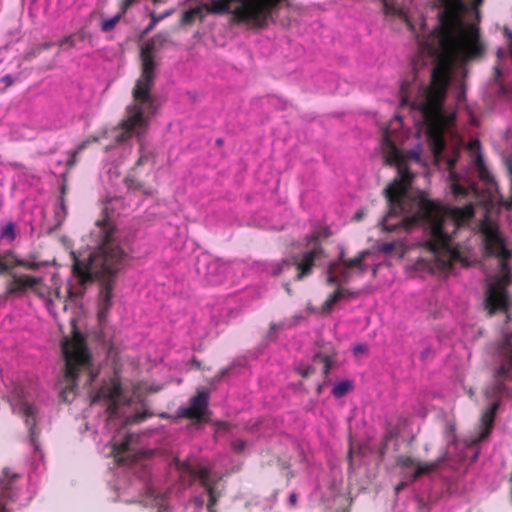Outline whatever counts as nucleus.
<instances>
[{"instance_id":"f257e3e1","label":"nucleus","mask_w":512,"mask_h":512,"mask_svg":"<svg viewBox=\"0 0 512 512\" xmlns=\"http://www.w3.org/2000/svg\"><path fill=\"white\" fill-rule=\"evenodd\" d=\"M444 11L440 15L437 27L425 38L416 35L420 48L431 56L436 63L431 72L430 83L421 89L417 99H411V84L403 81L400 87V105L418 110L426 125V133L435 156L445 149L444 132L448 119L444 112L448 87L452 71L456 64L465 66L481 60L487 51L476 23H466L462 13L466 10L463 0H440ZM483 0H472L471 7L479 19L478 8Z\"/></svg>"},{"instance_id":"f03ea898","label":"nucleus","mask_w":512,"mask_h":512,"mask_svg":"<svg viewBox=\"0 0 512 512\" xmlns=\"http://www.w3.org/2000/svg\"><path fill=\"white\" fill-rule=\"evenodd\" d=\"M382 150L385 163L396 166L398 171V177L384 189L388 212L382 219V230L409 231L424 221L429 228V238L424 242V247L443 264L457 259L459 251L454 246L453 233L474 216L473 205L448 208L439 201L427 199L423 195L417 199L411 197L409 189L414 174L405 163L401 151L391 140L388 129H385L382 135Z\"/></svg>"},{"instance_id":"7ed1b4c3","label":"nucleus","mask_w":512,"mask_h":512,"mask_svg":"<svg viewBox=\"0 0 512 512\" xmlns=\"http://www.w3.org/2000/svg\"><path fill=\"white\" fill-rule=\"evenodd\" d=\"M103 232L102 242L97 250L92 252L87 261H81L73 253L72 273L74 281L67 287L69 299L83 297L87 286L94 280L99 283L97 317L100 324L107 321L112 307L113 290L118 274L123 270L127 254L114 240V229L105 220L97 221Z\"/></svg>"},{"instance_id":"20e7f679","label":"nucleus","mask_w":512,"mask_h":512,"mask_svg":"<svg viewBox=\"0 0 512 512\" xmlns=\"http://www.w3.org/2000/svg\"><path fill=\"white\" fill-rule=\"evenodd\" d=\"M168 40V34L160 32L141 45L140 62L141 73L132 89L133 102L126 107V115L119 123L121 132L115 136L117 143H123L133 136L144 134L150 123V119L158 110L152 88L155 85L158 62L156 50Z\"/></svg>"},{"instance_id":"39448f33","label":"nucleus","mask_w":512,"mask_h":512,"mask_svg":"<svg viewBox=\"0 0 512 512\" xmlns=\"http://www.w3.org/2000/svg\"><path fill=\"white\" fill-rule=\"evenodd\" d=\"M284 0H215L211 5H201L183 12L181 23L190 25L196 19H203L205 14L230 13L233 22L245 24L252 29L268 26L273 11Z\"/></svg>"},{"instance_id":"423d86ee","label":"nucleus","mask_w":512,"mask_h":512,"mask_svg":"<svg viewBox=\"0 0 512 512\" xmlns=\"http://www.w3.org/2000/svg\"><path fill=\"white\" fill-rule=\"evenodd\" d=\"M480 232L483 236L485 253L499 260L500 273L494 283H491L486 293V308L489 315L496 311H505L508 308L506 288L510 282L509 259L511 251L507 248L506 239L499 230V226L486 217L480 223Z\"/></svg>"},{"instance_id":"0eeeda50","label":"nucleus","mask_w":512,"mask_h":512,"mask_svg":"<svg viewBox=\"0 0 512 512\" xmlns=\"http://www.w3.org/2000/svg\"><path fill=\"white\" fill-rule=\"evenodd\" d=\"M61 349L65 360L64 379L67 382L61 396L66 399L68 394L74 393L78 384L90 386L98 376V370L94 367L86 340L80 332L74 330L71 338H65Z\"/></svg>"},{"instance_id":"6e6552de","label":"nucleus","mask_w":512,"mask_h":512,"mask_svg":"<svg viewBox=\"0 0 512 512\" xmlns=\"http://www.w3.org/2000/svg\"><path fill=\"white\" fill-rule=\"evenodd\" d=\"M306 249L291 257V263L296 268V280H302L310 276L316 263L325 256V250L320 243V232H312L306 235Z\"/></svg>"},{"instance_id":"1a4fd4ad","label":"nucleus","mask_w":512,"mask_h":512,"mask_svg":"<svg viewBox=\"0 0 512 512\" xmlns=\"http://www.w3.org/2000/svg\"><path fill=\"white\" fill-rule=\"evenodd\" d=\"M446 455H442L434 461L417 463L416 460L410 456L400 455L396 459V465L403 470L405 474L412 468L414 471L409 475L410 482H415L419 477L435 471L444 461Z\"/></svg>"},{"instance_id":"9d476101","label":"nucleus","mask_w":512,"mask_h":512,"mask_svg":"<svg viewBox=\"0 0 512 512\" xmlns=\"http://www.w3.org/2000/svg\"><path fill=\"white\" fill-rule=\"evenodd\" d=\"M122 396V386L121 383L112 379L109 383L101 386L96 392L93 402L106 400L107 401V411L110 415H114L117 413L119 408V400Z\"/></svg>"},{"instance_id":"9b49d317","label":"nucleus","mask_w":512,"mask_h":512,"mask_svg":"<svg viewBox=\"0 0 512 512\" xmlns=\"http://www.w3.org/2000/svg\"><path fill=\"white\" fill-rule=\"evenodd\" d=\"M41 283V278L27 274L17 275L15 273H10V280L7 282L5 295L6 297L20 296L28 289L36 292Z\"/></svg>"},{"instance_id":"f8f14e48","label":"nucleus","mask_w":512,"mask_h":512,"mask_svg":"<svg viewBox=\"0 0 512 512\" xmlns=\"http://www.w3.org/2000/svg\"><path fill=\"white\" fill-rule=\"evenodd\" d=\"M208 402V391L198 390L196 395L190 399L189 406L180 408V414L184 418L200 422L208 410Z\"/></svg>"},{"instance_id":"ddd939ff","label":"nucleus","mask_w":512,"mask_h":512,"mask_svg":"<svg viewBox=\"0 0 512 512\" xmlns=\"http://www.w3.org/2000/svg\"><path fill=\"white\" fill-rule=\"evenodd\" d=\"M10 405L13 412L20 414L25 418V423L29 428L31 441L34 443L36 440V409L30 405L20 394L13 395L10 400Z\"/></svg>"},{"instance_id":"4468645a","label":"nucleus","mask_w":512,"mask_h":512,"mask_svg":"<svg viewBox=\"0 0 512 512\" xmlns=\"http://www.w3.org/2000/svg\"><path fill=\"white\" fill-rule=\"evenodd\" d=\"M18 478L17 474H10L8 469L3 471L0 478V512H7L9 502H14L17 492L13 487V481Z\"/></svg>"},{"instance_id":"2eb2a0df","label":"nucleus","mask_w":512,"mask_h":512,"mask_svg":"<svg viewBox=\"0 0 512 512\" xmlns=\"http://www.w3.org/2000/svg\"><path fill=\"white\" fill-rule=\"evenodd\" d=\"M386 16L396 17L405 23L411 32H415V26L412 24L407 11L403 7L402 0H381Z\"/></svg>"},{"instance_id":"dca6fc26","label":"nucleus","mask_w":512,"mask_h":512,"mask_svg":"<svg viewBox=\"0 0 512 512\" xmlns=\"http://www.w3.org/2000/svg\"><path fill=\"white\" fill-rule=\"evenodd\" d=\"M359 295V291L344 288L343 285H338L334 292L331 293L321 306L322 313L328 314L332 311L334 305L340 300H351Z\"/></svg>"},{"instance_id":"f3484780","label":"nucleus","mask_w":512,"mask_h":512,"mask_svg":"<svg viewBox=\"0 0 512 512\" xmlns=\"http://www.w3.org/2000/svg\"><path fill=\"white\" fill-rule=\"evenodd\" d=\"M505 54H506V52H505L504 49L499 48L497 50L496 55H497L498 62L501 61V59L505 56ZM501 76H502V72H501V69H500V63H497L494 66V78H493L495 84L498 85L497 94L499 96H501V97L508 98L512 94V85L508 84V83H504L501 80Z\"/></svg>"},{"instance_id":"a211bd4d","label":"nucleus","mask_w":512,"mask_h":512,"mask_svg":"<svg viewBox=\"0 0 512 512\" xmlns=\"http://www.w3.org/2000/svg\"><path fill=\"white\" fill-rule=\"evenodd\" d=\"M124 183L129 191L142 192L145 195H152L153 193L152 189L140 179L139 172L136 169H131L124 178Z\"/></svg>"},{"instance_id":"6ab92c4d","label":"nucleus","mask_w":512,"mask_h":512,"mask_svg":"<svg viewBox=\"0 0 512 512\" xmlns=\"http://www.w3.org/2000/svg\"><path fill=\"white\" fill-rule=\"evenodd\" d=\"M500 354L503 356V362L496 370V377H507L512 368V343L506 340L500 347Z\"/></svg>"},{"instance_id":"aec40b11","label":"nucleus","mask_w":512,"mask_h":512,"mask_svg":"<svg viewBox=\"0 0 512 512\" xmlns=\"http://www.w3.org/2000/svg\"><path fill=\"white\" fill-rule=\"evenodd\" d=\"M499 407V402L492 403L482 415V431L480 432L477 441L484 440L489 434L494 424L496 411Z\"/></svg>"},{"instance_id":"412c9836","label":"nucleus","mask_w":512,"mask_h":512,"mask_svg":"<svg viewBox=\"0 0 512 512\" xmlns=\"http://www.w3.org/2000/svg\"><path fill=\"white\" fill-rule=\"evenodd\" d=\"M19 257L12 250L0 254V275L12 273L11 270L17 266Z\"/></svg>"},{"instance_id":"4be33fe9","label":"nucleus","mask_w":512,"mask_h":512,"mask_svg":"<svg viewBox=\"0 0 512 512\" xmlns=\"http://www.w3.org/2000/svg\"><path fill=\"white\" fill-rule=\"evenodd\" d=\"M368 254L369 252L367 250L361 251L354 258H347L343 266H345L349 270L355 268L359 271L360 274H362L366 271L364 260L368 256Z\"/></svg>"},{"instance_id":"5701e85b","label":"nucleus","mask_w":512,"mask_h":512,"mask_svg":"<svg viewBox=\"0 0 512 512\" xmlns=\"http://www.w3.org/2000/svg\"><path fill=\"white\" fill-rule=\"evenodd\" d=\"M189 472L191 475H193L199 479V482L204 489L215 485V482L211 481L210 471L208 468H206V467L191 468L189 470Z\"/></svg>"},{"instance_id":"b1692460","label":"nucleus","mask_w":512,"mask_h":512,"mask_svg":"<svg viewBox=\"0 0 512 512\" xmlns=\"http://www.w3.org/2000/svg\"><path fill=\"white\" fill-rule=\"evenodd\" d=\"M208 494L207 512H217L216 504L222 497V492L215 485L205 489Z\"/></svg>"},{"instance_id":"393cba45","label":"nucleus","mask_w":512,"mask_h":512,"mask_svg":"<svg viewBox=\"0 0 512 512\" xmlns=\"http://www.w3.org/2000/svg\"><path fill=\"white\" fill-rule=\"evenodd\" d=\"M86 33L84 30H78L76 33L65 36L63 39L60 40L59 46H68V47H75L77 43L83 42L85 40Z\"/></svg>"},{"instance_id":"a878e982","label":"nucleus","mask_w":512,"mask_h":512,"mask_svg":"<svg viewBox=\"0 0 512 512\" xmlns=\"http://www.w3.org/2000/svg\"><path fill=\"white\" fill-rule=\"evenodd\" d=\"M337 269H338V262H331L328 265V269L326 272V284L327 285L336 286V287H338V285H342L340 283V277L337 274Z\"/></svg>"},{"instance_id":"bb28decb","label":"nucleus","mask_w":512,"mask_h":512,"mask_svg":"<svg viewBox=\"0 0 512 512\" xmlns=\"http://www.w3.org/2000/svg\"><path fill=\"white\" fill-rule=\"evenodd\" d=\"M129 451V441L124 440L120 443H115L113 446V453L115 455L116 461L121 463L124 461L123 455L128 453Z\"/></svg>"},{"instance_id":"cd10ccee","label":"nucleus","mask_w":512,"mask_h":512,"mask_svg":"<svg viewBox=\"0 0 512 512\" xmlns=\"http://www.w3.org/2000/svg\"><path fill=\"white\" fill-rule=\"evenodd\" d=\"M0 237L8 241H14L16 238V226L15 223L10 221L2 226L0 231Z\"/></svg>"},{"instance_id":"c85d7f7f","label":"nucleus","mask_w":512,"mask_h":512,"mask_svg":"<svg viewBox=\"0 0 512 512\" xmlns=\"http://www.w3.org/2000/svg\"><path fill=\"white\" fill-rule=\"evenodd\" d=\"M332 361H333L332 357L329 356V355H323L321 353H315L314 356H313V362L314 363L320 362V363L323 364V373L325 375H328V373L330 372Z\"/></svg>"},{"instance_id":"c756f323","label":"nucleus","mask_w":512,"mask_h":512,"mask_svg":"<svg viewBox=\"0 0 512 512\" xmlns=\"http://www.w3.org/2000/svg\"><path fill=\"white\" fill-rule=\"evenodd\" d=\"M124 14L125 13H122V10L120 9L114 17L104 20L101 23L102 31L110 32L111 30H113Z\"/></svg>"},{"instance_id":"7c9ffc66","label":"nucleus","mask_w":512,"mask_h":512,"mask_svg":"<svg viewBox=\"0 0 512 512\" xmlns=\"http://www.w3.org/2000/svg\"><path fill=\"white\" fill-rule=\"evenodd\" d=\"M350 389H351V383L348 381H342V382L337 383L333 387L332 394L336 398H340V397H343L344 395H346Z\"/></svg>"},{"instance_id":"2f4dec72","label":"nucleus","mask_w":512,"mask_h":512,"mask_svg":"<svg viewBox=\"0 0 512 512\" xmlns=\"http://www.w3.org/2000/svg\"><path fill=\"white\" fill-rule=\"evenodd\" d=\"M451 190H452V193L454 194V196H456V197H466L469 195V192H470L469 187H465V186L461 185L456 180H453V182L451 184Z\"/></svg>"},{"instance_id":"473e14b6","label":"nucleus","mask_w":512,"mask_h":512,"mask_svg":"<svg viewBox=\"0 0 512 512\" xmlns=\"http://www.w3.org/2000/svg\"><path fill=\"white\" fill-rule=\"evenodd\" d=\"M168 15H170V12H165L164 14L158 16L155 13H151V21L143 31V34L149 33L159 21L163 20Z\"/></svg>"},{"instance_id":"72a5a7b5","label":"nucleus","mask_w":512,"mask_h":512,"mask_svg":"<svg viewBox=\"0 0 512 512\" xmlns=\"http://www.w3.org/2000/svg\"><path fill=\"white\" fill-rule=\"evenodd\" d=\"M337 274L339 275L340 277V283L343 285V284H346L350 281V278H351V272L348 268H346L345 266H342V265H339L338 264V269H337Z\"/></svg>"},{"instance_id":"f704fd0d","label":"nucleus","mask_w":512,"mask_h":512,"mask_svg":"<svg viewBox=\"0 0 512 512\" xmlns=\"http://www.w3.org/2000/svg\"><path fill=\"white\" fill-rule=\"evenodd\" d=\"M18 267H22L28 270H37L40 267V264L35 261L24 260L19 258V262H17Z\"/></svg>"},{"instance_id":"c9c22d12","label":"nucleus","mask_w":512,"mask_h":512,"mask_svg":"<svg viewBox=\"0 0 512 512\" xmlns=\"http://www.w3.org/2000/svg\"><path fill=\"white\" fill-rule=\"evenodd\" d=\"M316 371L315 367L313 365H305V366H298L297 372L300 374L303 378H307L310 375L314 374Z\"/></svg>"},{"instance_id":"e433bc0d","label":"nucleus","mask_w":512,"mask_h":512,"mask_svg":"<svg viewBox=\"0 0 512 512\" xmlns=\"http://www.w3.org/2000/svg\"><path fill=\"white\" fill-rule=\"evenodd\" d=\"M476 165L479 168L480 177L482 179H488L489 173H488V171H487V169L485 167L484 161H483L481 156L477 157Z\"/></svg>"},{"instance_id":"4c0bfd02","label":"nucleus","mask_w":512,"mask_h":512,"mask_svg":"<svg viewBox=\"0 0 512 512\" xmlns=\"http://www.w3.org/2000/svg\"><path fill=\"white\" fill-rule=\"evenodd\" d=\"M231 446L235 452L241 453L246 448V441L243 439H235L232 441Z\"/></svg>"},{"instance_id":"58836bf2","label":"nucleus","mask_w":512,"mask_h":512,"mask_svg":"<svg viewBox=\"0 0 512 512\" xmlns=\"http://www.w3.org/2000/svg\"><path fill=\"white\" fill-rule=\"evenodd\" d=\"M150 155L148 153H144L142 150H141V154L138 158V160L136 161L134 167L132 169H136L138 170L140 166L148 163L150 161Z\"/></svg>"},{"instance_id":"ea45409f","label":"nucleus","mask_w":512,"mask_h":512,"mask_svg":"<svg viewBox=\"0 0 512 512\" xmlns=\"http://www.w3.org/2000/svg\"><path fill=\"white\" fill-rule=\"evenodd\" d=\"M97 141H98V138H97V137H90V138H88V139L84 140L83 142H81V143L77 146V148L75 149V151H76L77 153H79V154H80L83 150H85V149L88 147V145H89L90 143H92V142H97Z\"/></svg>"},{"instance_id":"a19ab883","label":"nucleus","mask_w":512,"mask_h":512,"mask_svg":"<svg viewBox=\"0 0 512 512\" xmlns=\"http://www.w3.org/2000/svg\"><path fill=\"white\" fill-rule=\"evenodd\" d=\"M78 155H79V153H77L75 150L70 153V158L67 161L68 168H72L77 163Z\"/></svg>"},{"instance_id":"79ce46f5","label":"nucleus","mask_w":512,"mask_h":512,"mask_svg":"<svg viewBox=\"0 0 512 512\" xmlns=\"http://www.w3.org/2000/svg\"><path fill=\"white\" fill-rule=\"evenodd\" d=\"M395 249V244L393 242L390 243H384L382 245L381 250L385 253H390Z\"/></svg>"},{"instance_id":"37998d69","label":"nucleus","mask_w":512,"mask_h":512,"mask_svg":"<svg viewBox=\"0 0 512 512\" xmlns=\"http://www.w3.org/2000/svg\"><path fill=\"white\" fill-rule=\"evenodd\" d=\"M1 82L5 83L6 87H9L14 83V80L11 75L7 74L1 78Z\"/></svg>"},{"instance_id":"c03bdc74","label":"nucleus","mask_w":512,"mask_h":512,"mask_svg":"<svg viewBox=\"0 0 512 512\" xmlns=\"http://www.w3.org/2000/svg\"><path fill=\"white\" fill-rule=\"evenodd\" d=\"M410 483L411 482L409 480V481H402L399 484H397V486L395 487L396 493H399L401 490H403L405 487H407Z\"/></svg>"},{"instance_id":"a18cd8bd","label":"nucleus","mask_w":512,"mask_h":512,"mask_svg":"<svg viewBox=\"0 0 512 512\" xmlns=\"http://www.w3.org/2000/svg\"><path fill=\"white\" fill-rule=\"evenodd\" d=\"M316 232H320V239L327 238L330 235L328 228H323V229L317 230Z\"/></svg>"},{"instance_id":"49530a36","label":"nucleus","mask_w":512,"mask_h":512,"mask_svg":"<svg viewBox=\"0 0 512 512\" xmlns=\"http://www.w3.org/2000/svg\"><path fill=\"white\" fill-rule=\"evenodd\" d=\"M346 260H347V258L345 257V252H344V250H341L338 260L336 262H338L339 265L343 266V264L345 263Z\"/></svg>"},{"instance_id":"de8ad7c7","label":"nucleus","mask_w":512,"mask_h":512,"mask_svg":"<svg viewBox=\"0 0 512 512\" xmlns=\"http://www.w3.org/2000/svg\"><path fill=\"white\" fill-rule=\"evenodd\" d=\"M229 369L225 368L220 371L218 375L215 376V381H220L222 377H224L228 373Z\"/></svg>"},{"instance_id":"09e8293b","label":"nucleus","mask_w":512,"mask_h":512,"mask_svg":"<svg viewBox=\"0 0 512 512\" xmlns=\"http://www.w3.org/2000/svg\"><path fill=\"white\" fill-rule=\"evenodd\" d=\"M364 351H365V347L362 346V345H359V346L354 348V352L355 353H361V352H364Z\"/></svg>"},{"instance_id":"8fccbe9b","label":"nucleus","mask_w":512,"mask_h":512,"mask_svg":"<svg viewBox=\"0 0 512 512\" xmlns=\"http://www.w3.org/2000/svg\"><path fill=\"white\" fill-rule=\"evenodd\" d=\"M289 501L292 505H294L296 503V495L294 493H292L289 497Z\"/></svg>"},{"instance_id":"3c124183","label":"nucleus","mask_w":512,"mask_h":512,"mask_svg":"<svg viewBox=\"0 0 512 512\" xmlns=\"http://www.w3.org/2000/svg\"><path fill=\"white\" fill-rule=\"evenodd\" d=\"M223 143H224V141H223V139H222V138H218V139L216 140V144H217L218 146H222V145H223Z\"/></svg>"},{"instance_id":"603ef678","label":"nucleus","mask_w":512,"mask_h":512,"mask_svg":"<svg viewBox=\"0 0 512 512\" xmlns=\"http://www.w3.org/2000/svg\"><path fill=\"white\" fill-rule=\"evenodd\" d=\"M362 217H363V213H362V212H358V213H356V215H355V218H356L357 220H360Z\"/></svg>"},{"instance_id":"864d4df0","label":"nucleus","mask_w":512,"mask_h":512,"mask_svg":"<svg viewBox=\"0 0 512 512\" xmlns=\"http://www.w3.org/2000/svg\"><path fill=\"white\" fill-rule=\"evenodd\" d=\"M55 293V297L58 298V299H61V294H60V291L57 289L54 291Z\"/></svg>"},{"instance_id":"5fc2aeb1","label":"nucleus","mask_w":512,"mask_h":512,"mask_svg":"<svg viewBox=\"0 0 512 512\" xmlns=\"http://www.w3.org/2000/svg\"><path fill=\"white\" fill-rule=\"evenodd\" d=\"M281 271H282V267L279 266L278 269L275 271V274L278 275L281 273Z\"/></svg>"},{"instance_id":"6e6d98bb","label":"nucleus","mask_w":512,"mask_h":512,"mask_svg":"<svg viewBox=\"0 0 512 512\" xmlns=\"http://www.w3.org/2000/svg\"><path fill=\"white\" fill-rule=\"evenodd\" d=\"M497 386H498V389L501 390L503 387V384L500 381H498Z\"/></svg>"},{"instance_id":"4d7b16f0","label":"nucleus","mask_w":512,"mask_h":512,"mask_svg":"<svg viewBox=\"0 0 512 512\" xmlns=\"http://www.w3.org/2000/svg\"><path fill=\"white\" fill-rule=\"evenodd\" d=\"M275 328H276L275 324H272L271 327H270L271 330H274Z\"/></svg>"},{"instance_id":"13d9d810","label":"nucleus","mask_w":512,"mask_h":512,"mask_svg":"<svg viewBox=\"0 0 512 512\" xmlns=\"http://www.w3.org/2000/svg\"><path fill=\"white\" fill-rule=\"evenodd\" d=\"M50 46H51L50 44H45L43 47H44L45 49H47V48H49Z\"/></svg>"},{"instance_id":"bf43d9fd","label":"nucleus","mask_w":512,"mask_h":512,"mask_svg":"<svg viewBox=\"0 0 512 512\" xmlns=\"http://www.w3.org/2000/svg\"><path fill=\"white\" fill-rule=\"evenodd\" d=\"M10 510L7 508V512H9Z\"/></svg>"}]
</instances>
